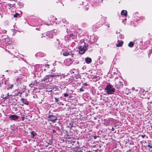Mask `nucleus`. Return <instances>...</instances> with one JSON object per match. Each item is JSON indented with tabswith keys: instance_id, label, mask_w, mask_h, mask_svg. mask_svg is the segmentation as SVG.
<instances>
[{
	"instance_id": "obj_1",
	"label": "nucleus",
	"mask_w": 152,
	"mask_h": 152,
	"mask_svg": "<svg viewBox=\"0 0 152 152\" xmlns=\"http://www.w3.org/2000/svg\"><path fill=\"white\" fill-rule=\"evenodd\" d=\"M105 90L106 91L107 94H112L115 91V89L112 85L109 84L106 86Z\"/></svg>"
},
{
	"instance_id": "obj_2",
	"label": "nucleus",
	"mask_w": 152,
	"mask_h": 152,
	"mask_svg": "<svg viewBox=\"0 0 152 152\" xmlns=\"http://www.w3.org/2000/svg\"><path fill=\"white\" fill-rule=\"evenodd\" d=\"M87 45H85L84 46H80L78 48L79 49V53L81 54L84 53L86 50L87 49Z\"/></svg>"
},
{
	"instance_id": "obj_3",
	"label": "nucleus",
	"mask_w": 152,
	"mask_h": 152,
	"mask_svg": "<svg viewBox=\"0 0 152 152\" xmlns=\"http://www.w3.org/2000/svg\"><path fill=\"white\" fill-rule=\"evenodd\" d=\"M49 121H51L53 123L55 122L57 120L56 117L52 115H49L48 117Z\"/></svg>"
},
{
	"instance_id": "obj_4",
	"label": "nucleus",
	"mask_w": 152,
	"mask_h": 152,
	"mask_svg": "<svg viewBox=\"0 0 152 152\" xmlns=\"http://www.w3.org/2000/svg\"><path fill=\"white\" fill-rule=\"evenodd\" d=\"M59 76L58 73H56L53 75H46L45 78V79H47L50 78V77H53L56 76Z\"/></svg>"
},
{
	"instance_id": "obj_5",
	"label": "nucleus",
	"mask_w": 152,
	"mask_h": 152,
	"mask_svg": "<svg viewBox=\"0 0 152 152\" xmlns=\"http://www.w3.org/2000/svg\"><path fill=\"white\" fill-rule=\"evenodd\" d=\"M9 118L11 120L15 121L18 119L19 117L15 115H11L9 116Z\"/></svg>"
},
{
	"instance_id": "obj_6",
	"label": "nucleus",
	"mask_w": 152,
	"mask_h": 152,
	"mask_svg": "<svg viewBox=\"0 0 152 152\" xmlns=\"http://www.w3.org/2000/svg\"><path fill=\"white\" fill-rule=\"evenodd\" d=\"M85 61L87 64L90 63L92 61L91 59V58L87 57L85 59Z\"/></svg>"
},
{
	"instance_id": "obj_7",
	"label": "nucleus",
	"mask_w": 152,
	"mask_h": 152,
	"mask_svg": "<svg viewBox=\"0 0 152 152\" xmlns=\"http://www.w3.org/2000/svg\"><path fill=\"white\" fill-rule=\"evenodd\" d=\"M118 43L116 45V46L117 47L121 46L123 44V42L122 41H119L118 40Z\"/></svg>"
},
{
	"instance_id": "obj_8",
	"label": "nucleus",
	"mask_w": 152,
	"mask_h": 152,
	"mask_svg": "<svg viewBox=\"0 0 152 152\" xmlns=\"http://www.w3.org/2000/svg\"><path fill=\"white\" fill-rule=\"evenodd\" d=\"M21 100L25 104L28 105V102L26 100V99H24L23 98H21Z\"/></svg>"
},
{
	"instance_id": "obj_9",
	"label": "nucleus",
	"mask_w": 152,
	"mask_h": 152,
	"mask_svg": "<svg viewBox=\"0 0 152 152\" xmlns=\"http://www.w3.org/2000/svg\"><path fill=\"white\" fill-rule=\"evenodd\" d=\"M127 13V12L126 10H123L122 11H121V15H124L125 16H126Z\"/></svg>"
},
{
	"instance_id": "obj_10",
	"label": "nucleus",
	"mask_w": 152,
	"mask_h": 152,
	"mask_svg": "<svg viewBox=\"0 0 152 152\" xmlns=\"http://www.w3.org/2000/svg\"><path fill=\"white\" fill-rule=\"evenodd\" d=\"M134 44V43L132 42H130L128 44V46L129 47H133Z\"/></svg>"
},
{
	"instance_id": "obj_11",
	"label": "nucleus",
	"mask_w": 152,
	"mask_h": 152,
	"mask_svg": "<svg viewBox=\"0 0 152 152\" xmlns=\"http://www.w3.org/2000/svg\"><path fill=\"white\" fill-rule=\"evenodd\" d=\"M70 53L68 52H64L63 53V55L64 56H67L69 55H70Z\"/></svg>"
},
{
	"instance_id": "obj_12",
	"label": "nucleus",
	"mask_w": 152,
	"mask_h": 152,
	"mask_svg": "<svg viewBox=\"0 0 152 152\" xmlns=\"http://www.w3.org/2000/svg\"><path fill=\"white\" fill-rule=\"evenodd\" d=\"M31 134L32 135V137H34L36 135V132L34 131L31 132Z\"/></svg>"
},
{
	"instance_id": "obj_13",
	"label": "nucleus",
	"mask_w": 152,
	"mask_h": 152,
	"mask_svg": "<svg viewBox=\"0 0 152 152\" xmlns=\"http://www.w3.org/2000/svg\"><path fill=\"white\" fill-rule=\"evenodd\" d=\"M13 86H14L13 84L11 85L10 87L8 88H7V89H12V88L13 87Z\"/></svg>"
},
{
	"instance_id": "obj_14",
	"label": "nucleus",
	"mask_w": 152,
	"mask_h": 152,
	"mask_svg": "<svg viewBox=\"0 0 152 152\" xmlns=\"http://www.w3.org/2000/svg\"><path fill=\"white\" fill-rule=\"evenodd\" d=\"M18 15L19 14L16 13V14H15L14 15V17L16 18Z\"/></svg>"
},
{
	"instance_id": "obj_15",
	"label": "nucleus",
	"mask_w": 152,
	"mask_h": 152,
	"mask_svg": "<svg viewBox=\"0 0 152 152\" xmlns=\"http://www.w3.org/2000/svg\"><path fill=\"white\" fill-rule=\"evenodd\" d=\"M64 96L65 97H67L68 96V94H64Z\"/></svg>"
},
{
	"instance_id": "obj_16",
	"label": "nucleus",
	"mask_w": 152,
	"mask_h": 152,
	"mask_svg": "<svg viewBox=\"0 0 152 152\" xmlns=\"http://www.w3.org/2000/svg\"><path fill=\"white\" fill-rule=\"evenodd\" d=\"M55 99L56 100V102H58L59 101L58 99H57V98H55Z\"/></svg>"
},
{
	"instance_id": "obj_17",
	"label": "nucleus",
	"mask_w": 152,
	"mask_h": 152,
	"mask_svg": "<svg viewBox=\"0 0 152 152\" xmlns=\"http://www.w3.org/2000/svg\"><path fill=\"white\" fill-rule=\"evenodd\" d=\"M21 118H22V120L23 121L25 119V118L24 117H21Z\"/></svg>"
},
{
	"instance_id": "obj_18",
	"label": "nucleus",
	"mask_w": 152,
	"mask_h": 152,
	"mask_svg": "<svg viewBox=\"0 0 152 152\" xmlns=\"http://www.w3.org/2000/svg\"><path fill=\"white\" fill-rule=\"evenodd\" d=\"M83 85H84V86H87V84L86 83H84V84H83Z\"/></svg>"
},
{
	"instance_id": "obj_19",
	"label": "nucleus",
	"mask_w": 152,
	"mask_h": 152,
	"mask_svg": "<svg viewBox=\"0 0 152 152\" xmlns=\"http://www.w3.org/2000/svg\"><path fill=\"white\" fill-rule=\"evenodd\" d=\"M80 91H84V90L82 88H80Z\"/></svg>"
},
{
	"instance_id": "obj_20",
	"label": "nucleus",
	"mask_w": 152,
	"mask_h": 152,
	"mask_svg": "<svg viewBox=\"0 0 152 152\" xmlns=\"http://www.w3.org/2000/svg\"><path fill=\"white\" fill-rule=\"evenodd\" d=\"M53 133H55L56 132V131L55 130H53Z\"/></svg>"
},
{
	"instance_id": "obj_21",
	"label": "nucleus",
	"mask_w": 152,
	"mask_h": 152,
	"mask_svg": "<svg viewBox=\"0 0 152 152\" xmlns=\"http://www.w3.org/2000/svg\"><path fill=\"white\" fill-rule=\"evenodd\" d=\"M145 136V135H143L142 136V137L143 138H144Z\"/></svg>"
},
{
	"instance_id": "obj_22",
	"label": "nucleus",
	"mask_w": 152,
	"mask_h": 152,
	"mask_svg": "<svg viewBox=\"0 0 152 152\" xmlns=\"http://www.w3.org/2000/svg\"><path fill=\"white\" fill-rule=\"evenodd\" d=\"M127 152H133L132 151H128Z\"/></svg>"
},
{
	"instance_id": "obj_23",
	"label": "nucleus",
	"mask_w": 152,
	"mask_h": 152,
	"mask_svg": "<svg viewBox=\"0 0 152 152\" xmlns=\"http://www.w3.org/2000/svg\"><path fill=\"white\" fill-rule=\"evenodd\" d=\"M148 147H150L151 148H152V146H151L149 145H148Z\"/></svg>"
},
{
	"instance_id": "obj_24",
	"label": "nucleus",
	"mask_w": 152,
	"mask_h": 152,
	"mask_svg": "<svg viewBox=\"0 0 152 152\" xmlns=\"http://www.w3.org/2000/svg\"><path fill=\"white\" fill-rule=\"evenodd\" d=\"M112 130L113 131L114 130V129L113 128H112Z\"/></svg>"
},
{
	"instance_id": "obj_25",
	"label": "nucleus",
	"mask_w": 152,
	"mask_h": 152,
	"mask_svg": "<svg viewBox=\"0 0 152 152\" xmlns=\"http://www.w3.org/2000/svg\"><path fill=\"white\" fill-rule=\"evenodd\" d=\"M69 60L70 61H72V60L71 59H69Z\"/></svg>"
},
{
	"instance_id": "obj_26",
	"label": "nucleus",
	"mask_w": 152,
	"mask_h": 152,
	"mask_svg": "<svg viewBox=\"0 0 152 152\" xmlns=\"http://www.w3.org/2000/svg\"><path fill=\"white\" fill-rule=\"evenodd\" d=\"M70 35H71V36H73V34H70Z\"/></svg>"
},
{
	"instance_id": "obj_27",
	"label": "nucleus",
	"mask_w": 152,
	"mask_h": 152,
	"mask_svg": "<svg viewBox=\"0 0 152 152\" xmlns=\"http://www.w3.org/2000/svg\"><path fill=\"white\" fill-rule=\"evenodd\" d=\"M88 152H91L89 151H88Z\"/></svg>"
},
{
	"instance_id": "obj_28",
	"label": "nucleus",
	"mask_w": 152,
	"mask_h": 152,
	"mask_svg": "<svg viewBox=\"0 0 152 152\" xmlns=\"http://www.w3.org/2000/svg\"><path fill=\"white\" fill-rule=\"evenodd\" d=\"M47 65L48 66H49V65H48V64H47Z\"/></svg>"
},
{
	"instance_id": "obj_29",
	"label": "nucleus",
	"mask_w": 152,
	"mask_h": 152,
	"mask_svg": "<svg viewBox=\"0 0 152 152\" xmlns=\"http://www.w3.org/2000/svg\"><path fill=\"white\" fill-rule=\"evenodd\" d=\"M52 71H53V70H52Z\"/></svg>"
},
{
	"instance_id": "obj_30",
	"label": "nucleus",
	"mask_w": 152,
	"mask_h": 152,
	"mask_svg": "<svg viewBox=\"0 0 152 152\" xmlns=\"http://www.w3.org/2000/svg\"><path fill=\"white\" fill-rule=\"evenodd\" d=\"M95 152H97L96 151Z\"/></svg>"
}]
</instances>
